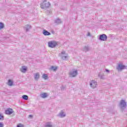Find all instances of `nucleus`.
I'll return each instance as SVG.
<instances>
[{"label": "nucleus", "instance_id": "7ed1b4c3", "mask_svg": "<svg viewBox=\"0 0 127 127\" xmlns=\"http://www.w3.org/2000/svg\"><path fill=\"white\" fill-rule=\"evenodd\" d=\"M41 8L45 9V8H47L50 6V3L49 2H47L46 0H44L43 2L41 3Z\"/></svg>", "mask_w": 127, "mask_h": 127}, {"label": "nucleus", "instance_id": "412c9836", "mask_svg": "<svg viewBox=\"0 0 127 127\" xmlns=\"http://www.w3.org/2000/svg\"><path fill=\"white\" fill-rule=\"evenodd\" d=\"M82 50L84 52H87V51H89V50H90V49L89 48V47H84Z\"/></svg>", "mask_w": 127, "mask_h": 127}, {"label": "nucleus", "instance_id": "6ab92c4d", "mask_svg": "<svg viewBox=\"0 0 127 127\" xmlns=\"http://www.w3.org/2000/svg\"><path fill=\"white\" fill-rule=\"evenodd\" d=\"M42 77L45 80L48 79V75L47 74H43Z\"/></svg>", "mask_w": 127, "mask_h": 127}, {"label": "nucleus", "instance_id": "20e7f679", "mask_svg": "<svg viewBox=\"0 0 127 127\" xmlns=\"http://www.w3.org/2000/svg\"><path fill=\"white\" fill-rule=\"evenodd\" d=\"M78 74V70L77 69H71L69 72V76L70 78H74Z\"/></svg>", "mask_w": 127, "mask_h": 127}, {"label": "nucleus", "instance_id": "2eb2a0df", "mask_svg": "<svg viewBox=\"0 0 127 127\" xmlns=\"http://www.w3.org/2000/svg\"><path fill=\"white\" fill-rule=\"evenodd\" d=\"M49 96V94L47 93H43L41 94V97L42 98V99H45V98H47Z\"/></svg>", "mask_w": 127, "mask_h": 127}, {"label": "nucleus", "instance_id": "b1692460", "mask_svg": "<svg viewBox=\"0 0 127 127\" xmlns=\"http://www.w3.org/2000/svg\"><path fill=\"white\" fill-rule=\"evenodd\" d=\"M104 74L103 73H99L98 74V76L99 77V78H100V79H104Z\"/></svg>", "mask_w": 127, "mask_h": 127}, {"label": "nucleus", "instance_id": "6e6552de", "mask_svg": "<svg viewBox=\"0 0 127 127\" xmlns=\"http://www.w3.org/2000/svg\"><path fill=\"white\" fill-rule=\"evenodd\" d=\"M33 77L35 81H38L40 79V73L36 72L34 73Z\"/></svg>", "mask_w": 127, "mask_h": 127}, {"label": "nucleus", "instance_id": "4be33fe9", "mask_svg": "<svg viewBox=\"0 0 127 127\" xmlns=\"http://www.w3.org/2000/svg\"><path fill=\"white\" fill-rule=\"evenodd\" d=\"M4 27V24L2 22H0V29H2Z\"/></svg>", "mask_w": 127, "mask_h": 127}, {"label": "nucleus", "instance_id": "423d86ee", "mask_svg": "<svg viewBox=\"0 0 127 127\" xmlns=\"http://www.w3.org/2000/svg\"><path fill=\"white\" fill-rule=\"evenodd\" d=\"M89 85L92 89H96L98 86V82L95 80H91L89 82Z\"/></svg>", "mask_w": 127, "mask_h": 127}, {"label": "nucleus", "instance_id": "5701e85b", "mask_svg": "<svg viewBox=\"0 0 127 127\" xmlns=\"http://www.w3.org/2000/svg\"><path fill=\"white\" fill-rule=\"evenodd\" d=\"M22 99L24 100H28V96L26 95H24L22 96Z\"/></svg>", "mask_w": 127, "mask_h": 127}, {"label": "nucleus", "instance_id": "c85d7f7f", "mask_svg": "<svg viewBox=\"0 0 127 127\" xmlns=\"http://www.w3.org/2000/svg\"><path fill=\"white\" fill-rule=\"evenodd\" d=\"M87 36H91V33H90L89 32L87 33V34L86 35Z\"/></svg>", "mask_w": 127, "mask_h": 127}, {"label": "nucleus", "instance_id": "9d476101", "mask_svg": "<svg viewBox=\"0 0 127 127\" xmlns=\"http://www.w3.org/2000/svg\"><path fill=\"white\" fill-rule=\"evenodd\" d=\"M58 117L59 118H65L66 117V113L64 111H61L58 115Z\"/></svg>", "mask_w": 127, "mask_h": 127}, {"label": "nucleus", "instance_id": "f3484780", "mask_svg": "<svg viewBox=\"0 0 127 127\" xmlns=\"http://www.w3.org/2000/svg\"><path fill=\"white\" fill-rule=\"evenodd\" d=\"M55 23L60 24V23H62V21H61V19L58 18L55 21Z\"/></svg>", "mask_w": 127, "mask_h": 127}, {"label": "nucleus", "instance_id": "a211bd4d", "mask_svg": "<svg viewBox=\"0 0 127 127\" xmlns=\"http://www.w3.org/2000/svg\"><path fill=\"white\" fill-rule=\"evenodd\" d=\"M45 127H54L53 125L51 123H48L46 124Z\"/></svg>", "mask_w": 127, "mask_h": 127}, {"label": "nucleus", "instance_id": "f8f14e48", "mask_svg": "<svg viewBox=\"0 0 127 127\" xmlns=\"http://www.w3.org/2000/svg\"><path fill=\"white\" fill-rule=\"evenodd\" d=\"M31 25H26L24 27V29L25 30L26 32L29 31L30 29H31Z\"/></svg>", "mask_w": 127, "mask_h": 127}, {"label": "nucleus", "instance_id": "a878e982", "mask_svg": "<svg viewBox=\"0 0 127 127\" xmlns=\"http://www.w3.org/2000/svg\"><path fill=\"white\" fill-rule=\"evenodd\" d=\"M4 127V125L2 123L0 122V127Z\"/></svg>", "mask_w": 127, "mask_h": 127}, {"label": "nucleus", "instance_id": "aec40b11", "mask_svg": "<svg viewBox=\"0 0 127 127\" xmlns=\"http://www.w3.org/2000/svg\"><path fill=\"white\" fill-rule=\"evenodd\" d=\"M51 70H53V71H56L57 69H58V66H52L50 68Z\"/></svg>", "mask_w": 127, "mask_h": 127}, {"label": "nucleus", "instance_id": "39448f33", "mask_svg": "<svg viewBox=\"0 0 127 127\" xmlns=\"http://www.w3.org/2000/svg\"><path fill=\"white\" fill-rule=\"evenodd\" d=\"M58 43L55 41H51L48 42V46L50 48H54L58 45Z\"/></svg>", "mask_w": 127, "mask_h": 127}, {"label": "nucleus", "instance_id": "f03ea898", "mask_svg": "<svg viewBox=\"0 0 127 127\" xmlns=\"http://www.w3.org/2000/svg\"><path fill=\"white\" fill-rule=\"evenodd\" d=\"M127 68V65L124 64L123 63H120L118 64V66H117V69L118 72H122L123 70H125Z\"/></svg>", "mask_w": 127, "mask_h": 127}, {"label": "nucleus", "instance_id": "bb28decb", "mask_svg": "<svg viewBox=\"0 0 127 127\" xmlns=\"http://www.w3.org/2000/svg\"><path fill=\"white\" fill-rule=\"evenodd\" d=\"M3 119V116L0 114V120H2Z\"/></svg>", "mask_w": 127, "mask_h": 127}, {"label": "nucleus", "instance_id": "ddd939ff", "mask_svg": "<svg viewBox=\"0 0 127 127\" xmlns=\"http://www.w3.org/2000/svg\"><path fill=\"white\" fill-rule=\"evenodd\" d=\"M20 71L22 73H25L27 71V66H22L20 68Z\"/></svg>", "mask_w": 127, "mask_h": 127}, {"label": "nucleus", "instance_id": "dca6fc26", "mask_svg": "<svg viewBox=\"0 0 127 127\" xmlns=\"http://www.w3.org/2000/svg\"><path fill=\"white\" fill-rule=\"evenodd\" d=\"M7 85L8 86L11 87L12 85H13V81H12V80L9 79L7 82Z\"/></svg>", "mask_w": 127, "mask_h": 127}, {"label": "nucleus", "instance_id": "0eeeda50", "mask_svg": "<svg viewBox=\"0 0 127 127\" xmlns=\"http://www.w3.org/2000/svg\"><path fill=\"white\" fill-rule=\"evenodd\" d=\"M119 107L122 109V110H123V109H126L127 108V102L125 100H122L119 104Z\"/></svg>", "mask_w": 127, "mask_h": 127}, {"label": "nucleus", "instance_id": "9b49d317", "mask_svg": "<svg viewBox=\"0 0 127 127\" xmlns=\"http://www.w3.org/2000/svg\"><path fill=\"white\" fill-rule=\"evenodd\" d=\"M5 113L6 115H11V114H13V110L9 108L5 111Z\"/></svg>", "mask_w": 127, "mask_h": 127}, {"label": "nucleus", "instance_id": "c756f323", "mask_svg": "<svg viewBox=\"0 0 127 127\" xmlns=\"http://www.w3.org/2000/svg\"><path fill=\"white\" fill-rule=\"evenodd\" d=\"M32 117H33V116L32 115H30L29 116V118H32Z\"/></svg>", "mask_w": 127, "mask_h": 127}, {"label": "nucleus", "instance_id": "1a4fd4ad", "mask_svg": "<svg viewBox=\"0 0 127 127\" xmlns=\"http://www.w3.org/2000/svg\"><path fill=\"white\" fill-rule=\"evenodd\" d=\"M107 39L108 37L105 34L101 35L99 37V40L101 41H107Z\"/></svg>", "mask_w": 127, "mask_h": 127}, {"label": "nucleus", "instance_id": "cd10ccee", "mask_svg": "<svg viewBox=\"0 0 127 127\" xmlns=\"http://www.w3.org/2000/svg\"><path fill=\"white\" fill-rule=\"evenodd\" d=\"M105 72H106V73H108L109 74V73H110V70L109 69H105Z\"/></svg>", "mask_w": 127, "mask_h": 127}, {"label": "nucleus", "instance_id": "4468645a", "mask_svg": "<svg viewBox=\"0 0 127 127\" xmlns=\"http://www.w3.org/2000/svg\"><path fill=\"white\" fill-rule=\"evenodd\" d=\"M43 34H44V35H45V36H47L48 35H51V33L50 32H48L46 30H43Z\"/></svg>", "mask_w": 127, "mask_h": 127}, {"label": "nucleus", "instance_id": "393cba45", "mask_svg": "<svg viewBox=\"0 0 127 127\" xmlns=\"http://www.w3.org/2000/svg\"><path fill=\"white\" fill-rule=\"evenodd\" d=\"M17 127H24V125L20 123L17 125Z\"/></svg>", "mask_w": 127, "mask_h": 127}, {"label": "nucleus", "instance_id": "f257e3e1", "mask_svg": "<svg viewBox=\"0 0 127 127\" xmlns=\"http://www.w3.org/2000/svg\"><path fill=\"white\" fill-rule=\"evenodd\" d=\"M59 56H60L62 59L64 61H67V60L69 59V56L66 54V52L64 51H62L61 53L59 54Z\"/></svg>", "mask_w": 127, "mask_h": 127}]
</instances>
